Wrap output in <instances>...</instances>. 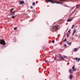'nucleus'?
<instances>
[{
  "mask_svg": "<svg viewBox=\"0 0 80 80\" xmlns=\"http://www.w3.org/2000/svg\"><path fill=\"white\" fill-rule=\"evenodd\" d=\"M45 2L48 3V2H50L51 3H57L59 4L60 3H62V2H58V1H54V0H46Z\"/></svg>",
  "mask_w": 80,
  "mask_h": 80,
  "instance_id": "obj_1",
  "label": "nucleus"
},
{
  "mask_svg": "<svg viewBox=\"0 0 80 80\" xmlns=\"http://www.w3.org/2000/svg\"><path fill=\"white\" fill-rule=\"evenodd\" d=\"M72 70L71 69H69V72L70 73H72L73 72H75L77 70V68H75V66H74L72 68Z\"/></svg>",
  "mask_w": 80,
  "mask_h": 80,
  "instance_id": "obj_2",
  "label": "nucleus"
},
{
  "mask_svg": "<svg viewBox=\"0 0 80 80\" xmlns=\"http://www.w3.org/2000/svg\"><path fill=\"white\" fill-rule=\"evenodd\" d=\"M59 27V25H56L55 26H53L52 27V30L53 31H56V30H58V28Z\"/></svg>",
  "mask_w": 80,
  "mask_h": 80,
  "instance_id": "obj_3",
  "label": "nucleus"
},
{
  "mask_svg": "<svg viewBox=\"0 0 80 80\" xmlns=\"http://www.w3.org/2000/svg\"><path fill=\"white\" fill-rule=\"evenodd\" d=\"M0 44H1L2 45H5L6 43H5V41L0 39Z\"/></svg>",
  "mask_w": 80,
  "mask_h": 80,
  "instance_id": "obj_4",
  "label": "nucleus"
},
{
  "mask_svg": "<svg viewBox=\"0 0 80 80\" xmlns=\"http://www.w3.org/2000/svg\"><path fill=\"white\" fill-rule=\"evenodd\" d=\"M76 29H74L73 30V32L72 35H74L75 34V33H76Z\"/></svg>",
  "mask_w": 80,
  "mask_h": 80,
  "instance_id": "obj_5",
  "label": "nucleus"
},
{
  "mask_svg": "<svg viewBox=\"0 0 80 80\" xmlns=\"http://www.w3.org/2000/svg\"><path fill=\"white\" fill-rule=\"evenodd\" d=\"M74 59L75 60H78V62H79V61H80V58H74Z\"/></svg>",
  "mask_w": 80,
  "mask_h": 80,
  "instance_id": "obj_6",
  "label": "nucleus"
},
{
  "mask_svg": "<svg viewBox=\"0 0 80 80\" xmlns=\"http://www.w3.org/2000/svg\"><path fill=\"white\" fill-rule=\"evenodd\" d=\"M24 3V2L23 1H20V3L21 4V5H23Z\"/></svg>",
  "mask_w": 80,
  "mask_h": 80,
  "instance_id": "obj_7",
  "label": "nucleus"
},
{
  "mask_svg": "<svg viewBox=\"0 0 80 80\" xmlns=\"http://www.w3.org/2000/svg\"><path fill=\"white\" fill-rule=\"evenodd\" d=\"M74 52H77L78 50V48H74Z\"/></svg>",
  "mask_w": 80,
  "mask_h": 80,
  "instance_id": "obj_8",
  "label": "nucleus"
},
{
  "mask_svg": "<svg viewBox=\"0 0 80 80\" xmlns=\"http://www.w3.org/2000/svg\"><path fill=\"white\" fill-rule=\"evenodd\" d=\"M72 19H67V21L68 22H71V21H72Z\"/></svg>",
  "mask_w": 80,
  "mask_h": 80,
  "instance_id": "obj_9",
  "label": "nucleus"
},
{
  "mask_svg": "<svg viewBox=\"0 0 80 80\" xmlns=\"http://www.w3.org/2000/svg\"><path fill=\"white\" fill-rule=\"evenodd\" d=\"M59 58L60 59H61V60H64V58L63 57L60 56Z\"/></svg>",
  "mask_w": 80,
  "mask_h": 80,
  "instance_id": "obj_10",
  "label": "nucleus"
},
{
  "mask_svg": "<svg viewBox=\"0 0 80 80\" xmlns=\"http://www.w3.org/2000/svg\"><path fill=\"white\" fill-rule=\"evenodd\" d=\"M72 77H73L72 76V75H71L70 76L69 78L71 79V80H72Z\"/></svg>",
  "mask_w": 80,
  "mask_h": 80,
  "instance_id": "obj_11",
  "label": "nucleus"
},
{
  "mask_svg": "<svg viewBox=\"0 0 80 80\" xmlns=\"http://www.w3.org/2000/svg\"><path fill=\"white\" fill-rule=\"evenodd\" d=\"M67 44H68V45H71V44H72V42H67Z\"/></svg>",
  "mask_w": 80,
  "mask_h": 80,
  "instance_id": "obj_12",
  "label": "nucleus"
},
{
  "mask_svg": "<svg viewBox=\"0 0 80 80\" xmlns=\"http://www.w3.org/2000/svg\"><path fill=\"white\" fill-rule=\"evenodd\" d=\"M15 12V11H14L13 12H12V13L11 14V15H14Z\"/></svg>",
  "mask_w": 80,
  "mask_h": 80,
  "instance_id": "obj_13",
  "label": "nucleus"
},
{
  "mask_svg": "<svg viewBox=\"0 0 80 80\" xmlns=\"http://www.w3.org/2000/svg\"><path fill=\"white\" fill-rule=\"evenodd\" d=\"M62 56V54H58L57 55V57H60Z\"/></svg>",
  "mask_w": 80,
  "mask_h": 80,
  "instance_id": "obj_14",
  "label": "nucleus"
},
{
  "mask_svg": "<svg viewBox=\"0 0 80 80\" xmlns=\"http://www.w3.org/2000/svg\"><path fill=\"white\" fill-rule=\"evenodd\" d=\"M13 10H14V9H13V8L11 9L10 11V12L12 13L13 12H12V11H13Z\"/></svg>",
  "mask_w": 80,
  "mask_h": 80,
  "instance_id": "obj_15",
  "label": "nucleus"
},
{
  "mask_svg": "<svg viewBox=\"0 0 80 80\" xmlns=\"http://www.w3.org/2000/svg\"><path fill=\"white\" fill-rule=\"evenodd\" d=\"M79 5H77L76 6V8H79Z\"/></svg>",
  "mask_w": 80,
  "mask_h": 80,
  "instance_id": "obj_16",
  "label": "nucleus"
},
{
  "mask_svg": "<svg viewBox=\"0 0 80 80\" xmlns=\"http://www.w3.org/2000/svg\"><path fill=\"white\" fill-rule=\"evenodd\" d=\"M32 4L33 6H35V3L34 2H33Z\"/></svg>",
  "mask_w": 80,
  "mask_h": 80,
  "instance_id": "obj_17",
  "label": "nucleus"
},
{
  "mask_svg": "<svg viewBox=\"0 0 80 80\" xmlns=\"http://www.w3.org/2000/svg\"><path fill=\"white\" fill-rule=\"evenodd\" d=\"M17 28H14V30H17Z\"/></svg>",
  "mask_w": 80,
  "mask_h": 80,
  "instance_id": "obj_18",
  "label": "nucleus"
},
{
  "mask_svg": "<svg viewBox=\"0 0 80 80\" xmlns=\"http://www.w3.org/2000/svg\"><path fill=\"white\" fill-rule=\"evenodd\" d=\"M16 17V16H12V18H15V17Z\"/></svg>",
  "mask_w": 80,
  "mask_h": 80,
  "instance_id": "obj_19",
  "label": "nucleus"
},
{
  "mask_svg": "<svg viewBox=\"0 0 80 80\" xmlns=\"http://www.w3.org/2000/svg\"><path fill=\"white\" fill-rule=\"evenodd\" d=\"M67 41V39L65 38L63 41V42H66Z\"/></svg>",
  "mask_w": 80,
  "mask_h": 80,
  "instance_id": "obj_20",
  "label": "nucleus"
},
{
  "mask_svg": "<svg viewBox=\"0 0 80 80\" xmlns=\"http://www.w3.org/2000/svg\"><path fill=\"white\" fill-rule=\"evenodd\" d=\"M74 27V24H73L72 27V28H73Z\"/></svg>",
  "mask_w": 80,
  "mask_h": 80,
  "instance_id": "obj_21",
  "label": "nucleus"
},
{
  "mask_svg": "<svg viewBox=\"0 0 80 80\" xmlns=\"http://www.w3.org/2000/svg\"><path fill=\"white\" fill-rule=\"evenodd\" d=\"M63 57H64V58H67V56H63Z\"/></svg>",
  "mask_w": 80,
  "mask_h": 80,
  "instance_id": "obj_22",
  "label": "nucleus"
},
{
  "mask_svg": "<svg viewBox=\"0 0 80 80\" xmlns=\"http://www.w3.org/2000/svg\"><path fill=\"white\" fill-rule=\"evenodd\" d=\"M64 6L65 7H68V6H67L66 5H64Z\"/></svg>",
  "mask_w": 80,
  "mask_h": 80,
  "instance_id": "obj_23",
  "label": "nucleus"
},
{
  "mask_svg": "<svg viewBox=\"0 0 80 80\" xmlns=\"http://www.w3.org/2000/svg\"><path fill=\"white\" fill-rule=\"evenodd\" d=\"M70 31H71V30H69V31H68V33L70 32Z\"/></svg>",
  "mask_w": 80,
  "mask_h": 80,
  "instance_id": "obj_24",
  "label": "nucleus"
},
{
  "mask_svg": "<svg viewBox=\"0 0 80 80\" xmlns=\"http://www.w3.org/2000/svg\"><path fill=\"white\" fill-rule=\"evenodd\" d=\"M67 37H68V38L69 37V35H68V34L67 35Z\"/></svg>",
  "mask_w": 80,
  "mask_h": 80,
  "instance_id": "obj_25",
  "label": "nucleus"
},
{
  "mask_svg": "<svg viewBox=\"0 0 80 80\" xmlns=\"http://www.w3.org/2000/svg\"><path fill=\"white\" fill-rule=\"evenodd\" d=\"M64 46L65 47H67V45L65 44H64Z\"/></svg>",
  "mask_w": 80,
  "mask_h": 80,
  "instance_id": "obj_26",
  "label": "nucleus"
},
{
  "mask_svg": "<svg viewBox=\"0 0 80 80\" xmlns=\"http://www.w3.org/2000/svg\"><path fill=\"white\" fill-rule=\"evenodd\" d=\"M52 42L53 43H55V41H52Z\"/></svg>",
  "mask_w": 80,
  "mask_h": 80,
  "instance_id": "obj_27",
  "label": "nucleus"
},
{
  "mask_svg": "<svg viewBox=\"0 0 80 80\" xmlns=\"http://www.w3.org/2000/svg\"><path fill=\"white\" fill-rule=\"evenodd\" d=\"M45 62H46V63H48V61H47V60H45Z\"/></svg>",
  "mask_w": 80,
  "mask_h": 80,
  "instance_id": "obj_28",
  "label": "nucleus"
},
{
  "mask_svg": "<svg viewBox=\"0 0 80 80\" xmlns=\"http://www.w3.org/2000/svg\"><path fill=\"white\" fill-rule=\"evenodd\" d=\"M30 8H33V7H32V6H31V7H30Z\"/></svg>",
  "mask_w": 80,
  "mask_h": 80,
  "instance_id": "obj_29",
  "label": "nucleus"
},
{
  "mask_svg": "<svg viewBox=\"0 0 80 80\" xmlns=\"http://www.w3.org/2000/svg\"><path fill=\"white\" fill-rule=\"evenodd\" d=\"M65 0H59V1H64Z\"/></svg>",
  "mask_w": 80,
  "mask_h": 80,
  "instance_id": "obj_30",
  "label": "nucleus"
},
{
  "mask_svg": "<svg viewBox=\"0 0 80 80\" xmlns=\"http://www.w3.org/2000/svg\"><path fill=\"white\" fill-rule=\"evenodd\" d=\"M54 59L55 60H56V58H54Z\"/></svg>",
  "mask_w": 80,
  "mask_h": 80,
  "instance_id": "obj_31",
  "label": "nucleus"
},
{
  "mask_svg": "<svg viewBox=\"0 0 80 80\" xmlns=\"http://www.w3.org/2000/svg\"><path fill=\"white\" fill-rule=\"evenodd\" d=\"M2 48H3V47H2Z\"/></svg>",
  "mask_w": 80,
  "mask_h": 80,
  "instance_id": "obj_32",
  "label": "nucleus"
}]
</instances>
